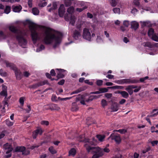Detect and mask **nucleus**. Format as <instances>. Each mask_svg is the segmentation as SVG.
<instances>
[{
	"mask_svg": "<svg viewBox=\"0 0 158 158\" xmlns=\"http://www.w3.org/2000/svg\"><path fill=\"white\" fill-rule=\"evenodd\" d=\"M44 35V41L45 44H50L55 40V43L53 46L54 48H56L59 44L60 38L61 36L60 33L53 32L51 29L47 28L45 30Z\"/></svg>",
	"mask_w": 158,
	"mask_h": 158,
	"instance_id": "f257e3e1",
	"label": "nucleus"
},
{
	"mask_svg": "<svg viewBox=\"0 0 158 158\" xmlns=\"http://www.w3.org/2000/svg\"><path fill=\"white\" fill-rule=\"evenodd\" d=\"M87 140V139H85L84 140L85 142H87L85 145V146L88 152H91L93 153H95L92 157V158H98L104 155L102 149L98 147H91L89 145L90 144L93 145L94 144V142L95 141L94 140V138L93 139L94 141L93 142H89Z\"/></svg>",
	"mask_w": 158,
	"mask_h": 158,
	"instance_id": "f03ea898",
	"label": "nucleus"
},
{
	"mask_svg": "<svg viewBox=\"0 0 158 158\" xmlns=\"http://www.w3.org/2000/svg\"><path fill=\"white\" fill-rule=\"evenodd\" d=\"M9 29L10 31L16 34V38L19 44L23 48H25V45L27 44V41L24 36L26 35V33L13 26H9Z\"/></svg>",
	"mask_w": 158,
	"mask_h": 158,
	"instance_id": "7ed1b4c3",
	"label": "nucleus"
},
{
	"mask_svg": "<svg viewBox=\"0 0 158 158\" xmlns=\"http://www.w3.org/2000/svg\"><path fill=\"white\" fill-rule=\"evenodd\" d=\"M35 25L34 23L32 22L30 23L29 28L31 31V36L34 44L36 43L37 40L40 38L39 34L35 30Z\"/></svg>",
	"mask_w": 158,
	"mask_h": 158,
	"instance_id": "20e7f679",
	"label": "nucleus"
},
{
	"mask_svg": "<svg viewBox=\"0 0 158 158\" xmlns=\"http://www.w3.org/2000/svg\"><path fill=\"white\" fill-rule=\"evenodd\" d=\"M99 97V96L94 95L90 96L87 98L84 96L81 95L76 98V101L77 102L80 101L81 104L84 105L86 104L85 102H89L94 99H96Z\"/></svg>",
	"mask_w": 158,
	"mask_h": 158,
	"instance_id": "39448f33",
	"label": "nucleus"
},
{
	"mask_svg": "<svg viewBox=\"0 0 158 158\" xmlns=\"http://www.w3.org/2000/svg\"><path fill=\"white\" fill-rule=\"evenodd\" d=\"M4 63L6 64L7 67L10 68L14 71L15 75L17 78H19L21 77V73L20 70L18 69L15 64L6 61H4Z\"/></svg>",
	"mask_w": 158,
	"mask_h": 158,
	"instance_id": "423d86ee",
	"label": "nucleus"
},
{
	"mask_svg": "<svg viewBox=\"0 0 158 158\" xmlns=\"http://www.w3.org/2000/svg\"><path fill=\"white\" fill-rule=\"evenodd\" d=\"M144 80H139V81L138 80H116L114 82L119 84H123L143 82H144Z\"/></svg>",
	"mask_w": 158,
	"mask_h": 158,
	"instance_id": "0eeeda50",
	"label": "nucleus"
},
{
	"mask_svg": "<svg viewBox=\"0 0 158 158\" xmlns=\"http://www.w3.org/2000/svg\"><path fill=\"white\" fill-rule=\"evenodd\" d=\"M81 27V24H80V25H77V27L79 29V30H75L73 32V38L76 39L77 40L78 39V38L81 36V30L80 29Z\"/></svg>",
	"mask_w": 158,
	"mask_h": 158,
	"instance_id": "6e6552de",
	"label": "nucleus"
},
{
	"mask_svg": "<svg viewBox=\"0 0 158 158\" xmlns=\"http://www.w3.org/2000/svg\"><path fill=\"white\" fill-rule=\"evenodd\" d=\"M83 38L89 41H90L91 39V34L88 29L85 28L83 30Z\"/></svg>",
	"mask_w": 158,
	"mask_h": 158,
	"instance_id": "1a4fd4ad",
	"label": "nucleus"
},
{
	"mask_svg": "<svg viewBox=\"0 0 158 158\" xmlns=\"http://www.w3.org/2000/svg\"><path fill=\"white\" fill-rule=\"evenodd\" d=\"M57 73L56 77L58 79L62 78L64 77V72L65 71L63 69H56Z\"/></svg>",
	"mask_w": 158,
	"mask_h": 158,
	"instance_id": "9d476101",
	"label": "nucleus"
},
{
	"mask_svg": "<svg viewBox=\"0 0 158 158\" xmlns=\"http://www.w3.org/2000/svg\"><path fill=\"white\" fill-rule=\"evenodd\" d=\"M109 138L111 139L112 140H114L116 143H119L121 141L120 137L118 134H111Z\"/></svg>",
	"mask_w": 158,
	"mask_h": 158,
	"instance_id": "9b49d317",
	"label": "nucleus"
},
{
	"mask_svg": "<svg viewBox=\"0 0 158 158\" xmlns=\"http://www.w3.org/2000/svg\"><path fill=\"white\" fill-rule=\"evenodd\" d=\"M65 8L64 5H61L58 10V13L59 16L61 17H63L65 12Z\"/></svg>",
	"mask_w": 158,
	"mask_h": 158,
	"instance_id": "f8f14e48",
	"label": "nucleus"
},
{
	"mask_svg": "<svg viewBox=\"0 0 158 158\" xmlns=\"http://www.w3.org/2000/svg\"><path fill=\"white\" fill-rule=\"evenodd\" d=\"M2 91L0 92V94L1 96H3L6 98L7 95V87L4 85H2Z\"/></svg>",
	"mask_w": 158,
	"mask_h": 158,
	"instance_id": "ddd939ff",
	"label": "nucleus"
},
{
	"mask_svg": "<svg viewBox=\"0 0 158 158\" xmlns=\"http://www.w3.org/2000/svg\"><path fill=\"white\" fill-rule=\"evenodd\" d=\"M108 89L106 88H101L99 89V91L92 92H91L90 94H98L101 93L106 92L108 91Z\"/></svg>",
	"mask_w": 158,
	"mask_h": 158,
	"instance_id": "4468645a",
	"label": "nucleus"
},
{
	"mask_svg": "<svg viewBox=\"0 0 158 158\" xmlns=\"http://www.w3.org/2000/svg\"><path fill=\"white\" fill-rule=\"evenodd\" d=\"M22 7L20 5L17 6H13V11L15 12H19L21 10Z\"/></svg>",
	"mask_w": 158,
	"mask_h": 158,
	"instance_id": "2eb2a0df",
	"label": "nucleus"
},
{
	"mask_svg": "<svg viewBox=\"0 0 158 158\" xmlns=\"http://www.w3.org/2000/svg\"><path fill=\"white\" fill-rule=\"evenodd\" d=\"M46 84H48V81L47 80H45L43 81H41L40 82L34 85H33V88H36L38 87L41 86Z\"/></svg>",
	"mask_w": 158,
	"mask_h": 158,
	"instance_id": "dca6fc26",
	"label": "nucleus"
},
{
	"mask_svg": "<svg viewBox=\"0 0 158 158\" xmlns=\"http://www.w3.org/2000/svg\"><path fill=\"white\" fill-rule=\"evenodd\" d=\"M60 109V107L56 104H53L50 105V110H58Z\"/></svg>",
	"mask_w": 158,
	"mask_h": 158,
	"instance_id": "f3484780",
	"label": "nucleus"
},
{
	"mask_svg": "<svg viewBox=\"0 0 158 158\" xmlns=\"http://www.w3.org/2000/svg\"><path fill=\"white\" fill-rule=\"evenodd\" d=\"M131 27L135 30H136L139 27L138 23L135 21H132L131 23Z\"/></svg>",
	"mask_w": 158,
	"mask_h": 158,
	"instance_id": "a211bd4d",
	"label": "nucleus"
},
{
	"mask_svg": "<svg viewBox=\"0 0 158 158\" xmlns=\"http://www.w3.org/2000/svg\"><path fill=\"white\" fill-rule=\"evenodd\" d=\"M85 88L84 87H81L73 91L71 94L72 95L74 94H78L80 92L85 90Z\"/></svg>",
	"mask_w": 158,
	"mask_h": 158,
	"instance_id": "6ab92c4d",
	"label": "nucleus"
},
{
	"mask_svg": "<svg viewBox=\"0 0 158 158\" xmlns=\"http://www.w3.org/2000/svg\"><path fill=\"white\" fill-rule=\"evenodd\" d=\"M119 105L117 104H114L112 106L111 109L113 112L117 111L118 109Z\"/></svg>",
	"mask_w": 158,
	"mask_h": 158,
	"instance_id": "aec40b11",
	"label": "nucleus"
},
{
	"mask_svg": "<svg viewBox=\"0 0 158 158\" xmlns=\"http://www.w3.org/2000/svg\"><path fill=\"white\" fill-rule=\"evenodd\" d=\"M25 149V148L23 146L18 147L15 149V152H22Z\"/></svg>",
	"mask_w": 158,
	"mask_h": 158,
	"instance_id": "412c9836",
	"label": "nucleus"
},
{
	"mask_svg": "<svg viewBox=\"0 0 158 158\" xmlns=\"http://www.w3.org/2000/svg\"><path fill=\"white\" fill-rule=\"evenodd\" d=\"M76 153V151L74 148H72L69 152V156H74Z\"/></svg>",
	"mask_w": 158,
	"mask_h": 158,
	"instance_id": "4be33fe9",
	"label": "nucleus"
},
{
	"mask_svg": "<svg viewBox=\"0 0 158 158\" xmlns=\"http://www.w3.org/2000/svg\"><path fill=\"white\" fill-rule=\"evenodd\" d=\"M97 137L99 141L100 142H102L104 140L105 136L104 135H97Z\"/></svg>",
	"mask_w": 158,
	"mask_h": 158,
	"instance_id": "5701e85b",
	"label": "nucleus"
},
{
	"mask_svg": "<svg viewBox=\"0 0 158 158\" xmlns=\"http://www.w3.org/2000/svg\"><path fill=\"white\" fill-rule=\"evenodd\" d=\"M76 18L74 16H72L70 18V23L73 26L74 25Z\"/></svg>",
	"mask_w": 158,
	"mask_h": 158,
	"instance_id": "b1692460",
	"label": "nucleus"
},
{
	"mask_svg": "<svg viewBox=\"0 0 158 158\" xmlns=\"http://www.w3.org/2000/svg\"><path fill=\"white\" fill-rule=\"evenodd\" d=\"M67 12L69 14L72 15L74 12V8L73 6H70L68 8Z\"/></svg>",
	"mask_w": 158,
	"mask_h": 158,
	"instance_id": "393cba45",
	"label": "nucleus"
},
{
	"mask_svg": "<svg viewBox=\"0 0 158 158\" xmlns=\"http://www.w3.org/2000/svg\"><path fill=\"white\" fill-rule=\"evenodd\" d=\"M51 99L52 101L53 102H57L59 101L58 98L57 97L56 95L54 94L52 95Z\"/></svg>",
	"mask_w": 158,
	"mask_h": 158,
	"instance_id": "a878e982",
	"label": "nucleus"
},
{
	"mask_svg": "<svg viewBox=\"0 0 158 158\" xmlns=\"http://www.w3.org/2000/svg\"><path fill=\"white\" fill-rule=\"evenodd\" d=\"M122 95V97L124 98H127L128 96L129 95L125 91H123L119 93Z\"/></svg>",
	"mask_w": 158,
	"mask_h": 158,
	"instance_id": "bb28decb",
	"label": "nucleus"
},
{
	"mask_svg": "<svg viewBox=\"0 0 158 158\" xmlns=\"http://www.w3.org/2000/svg\"><path fill=\"white\" fill-rule=\"evenodd\" d=\"M73 0H65L64 1L65 5L66 6H69L71 5L72 4V1Z\"/></svg>",
	"mask_w": 158,
	"mask_h": 158,
	"instance_id": "cd10ccee",
	"label": "nucleus"
},
{
	"mask_svg": "<svg viewBox=\"0 0 158 158\" xmlns=\"http://www.w3.org/2000/svg\"><path fill=\"white\" fill-rule=\"evenodd\" d=\"M32 12L34 15H36L39 14V11L37 8L35 7L32 9Z\"/></svg>",
	"mask_w": 158,
	"mask_h": 158,
	"instance_id": "c85d7f7f",
	"label": "nucleus"
},
{
	"mask_svg": "<svg viewBox=\"0 0 158 158\" xmlns=\"http://www.w3.org/2000/svg\"><path fill=\"white\" fill-rule=\"evenodd\" d=\"M154 31L153 29L150 28L148 32V35L149 37H152L154 35Z\"/></svg>",
	"mask_w": 158,
	"mask_h": 158,
	"instance_id": "c756f323",
	"label": "nucleus"
},
{
	"mask_svg": "<svg viewBox=\"0 0 158 158\" xmlns=\"http://www.w3.org/2000/svg\"><path fill=\"white\" fill-rule=\"evenodd\" d=\"M3 148L5 150L10 149V148H12L11 146L8 143H6L3 146Z\"/></svg>",
	"mask_w": 158,
	"mask_h": 158,
	"instance_id": "7c9ffc66",
	"label": "nucleus"
},
{
	"mask_svg": "<svg viewBox=\"0 0 158 158\" xmlns=\"http://www.w3.org/2000/svg\"><path fill=\"white\" fill-rule=\"evenodd\" d=\"M71 109L73 111H76L78 110V107L76 103H73L72 104Z\"/></svg>",
	"mask_w": 158,
	"mask_h": 158,
	"instance_id": "2f4dec72",
	"label": "nucleus"
},
{
	"mask_svg": "<svg viewBox=\"0 0 158 158\" xmlns=\"http://www.w3.org/2000/svg\"><path fill=\"white\" fill-rule=\"evenodd\" d=\"M10 6H6V8L4 10V12L6 14H8L10 12Z\"/></svg>",
	"mask_w": 158,
	"mask_h": 158,
	"instance_id": "473e14b6",
	"label": "nucleus"
},
{
	"mask_svg": "<svg viewBox=\"0 0 158 158\" xmlns=\"http://www.w3.org/2000/svg\"><path fill=\"white\" fill-rule=\"evenodd\" d=\"M35 132H36L38 135H41L43 133V131L40 128H38L36 130L34 131Z\"/></svg>",
	"mask_w": 158,
	"mask_h": 158,
	"instance_id": "72a5a7b5",
	"label": "nucleus"
},
{
	"mask_svg": "<svg viewBox=\"0 0 158 158\" xmlns=\"http://www.w3.org/2000/svg\"><path fill=\"white\" fill-rule=\"evenodd\" d=\"M49 150L52 154H55L56 152V151L52 147H49Z\"/></svg>",
	"mask_w": 158,
	"mask_h": 158,
	"instance_id": "f704fd0d",
	"label": "nucleus"
},
{
	"mask_svg": "<svg viewBox=\"0 0 158 158\" xmlns=\"http://www.w3.org/2000/svg\"><path fill=\"white\" fill-rule=\"evenodd\" d=\"M153 114L151 115L152 117L155 116L158 114V109H155L153 110Z\"/></svg>",
	"mask_w": 158,
	"mask_h": 158,
	"instance_id": "c9c22d12",
	"label": "nucleus"
},
{
	"mask_svg": "<svg viewBox=\"0 0 158 158\" xmlns=\"http://www.w3.org/2000/svg\"><path fill=\"white\" fill-rule=\"evenodd\" d=\"M44 48L45 47L42 44H41L39 48H38L36 49V52H39L41 50H44Z\"/></svg>",
	"mask_w": 158,
	"mask_h": 158,
	"instance_id": "e433bc0d",
	"label": "nucleus"
},
{
	"mask_svg": "<svg viewBox=\"0 0 158 158\" xmlns=\"http://www.w3.org/2000/svg\"><path fill=\"white\" fill-rule=\"evenodd\" d=\"M0 74L2 76L5 77L7 75V73L5 71L2 69H0Z\"/></svg>",
	"mask_w": 158,
	"mask_h": 158,
	"instance_id": "4c0bfd02",
	"label": "nucleus"
},
{
	"mask_svg": "<svg viewBox=\"0 0 158 158\" xmlns=\"http://www.w3.org/2000/svg\"><path fill=\"white\" fill-rule=\"evenodd\" d=\"M6 123L7 125L10 126L13 125V123L10 121L9 119H6Z\"/></svg>",
	"mask_w": 158,
	"mask_h": 158,
	"instance_id": "58836bf2",
	"label": "nucleus"
},
{
	"mask_svg": "<svg viewBox=\"0 0 158 158\" xmlns=\"http://www.w3.org/2000/svg\"><path fill=\"white\" fill-rule=\"evenodd\" d=\"M113 10L114 13H118L119 14L120 13V9L119 8H114Z\"/></svg>",
	"mask_w": 158,
	"mask_h": 158,
	"instance_id": "ea45409f",
	"label": "nucleus"
},
{
	"mask_svg": "<svg viewBox=\"0 0 158 158\" xmlns=\"http://www.w3.org/2000/svg\"><path fill=\"white\" fill-rule=\"evenodd\" d=\"M25 98L24 97H22L20 98L19 100V102L20 104L22 105L23 106L24 104V100Z\"/></svg>",
	"mask_w": 158,
	"mask_h": 158,
	"instance_id": "a19ab883",
	"label": "nucleus"
},
{
	"mask_svg": "<svg viewBox=\"0 0 158 158\" xmlns=\"http://www.w3.org/2000/svg\"><path fill=\"white\" fill-rule=\"evenodd\" d=\"M151 37L153 40L158 42V36H157L156 35H154Z\"/></svg>",
	"mask_w": 158,
	"mask_h": 158,
	"instance_id": "79ce46f5",
	"label": "nucleus"
},
{
	"mask_svg": "<svg viewBox=\"0 0 158 158\" xmlns=\"http://www.w3.org/2000/svg\"><path fill=\"white\" fill-rule=\"evenodd\" d=\"M126 90L128 91L130 95L132 94L133 93L132 89L127 87L126 88Z\"/></svg>",
	"mask_w": 158,
	"mask_h": 158,
	"instance_id": "37998d69",
	"label": "nucleus"
},
{
	"mask_svg": "<svg viewBox=\"0 0 158 158\" xmlns=\"http://www.w3.org/2000/svg\"><path fill=\"white\" fill-rule=\"evenodd\" d=\"M102 105L104 107L107 105V103L106 101L104 99H102L101 102Z\"/></svg>",
	"mask_w": 158,
	"mask_h": 158,
	"instance_id": "c03bdc74",
	"label": "nucleus"
},
{
	"mask_svg": "<svg viewBox=\"0 0 158 158\" xmlns=\"http://www.w3.org/2000/svg\"><path fill=\"white\" fill-rule=\"evenodd\" d=\"M41 1V0H40V2H41L42 3L40 4V6L41 7H44L47 5V3L46 2H45L44 0H42V1Z\"/></svg>",
	"mask_w": 158,
	"mask_h": 158,
	"instance_id": "a18cd8bd",
	"label": "nucleus"
},
{
	"mask_svg": "<svg viewBox=\"0 0 158 158\" xmlns=\"http://www.w3.org/2000/svg\"><path fill=\"white\" fill-rule=\"evenodd\" d=\"M116 131L119 132L121 134H123L127 132V130L125 129H122L117 130Z\"/></svg>",
	"mask_w": 158,
	"mask_h": 158,
	"instance_id": "49530a36",
	"label": "nucleus"
},
{
	"mask_svg": "<svg viewBox=\"0 0 158 158\" xmlns=\"http://www.w3.org/2000/svg\"><path fill=\"white\" fill-rule=\"evenodd\" d=\"M29 153H30V151H29V150H25H25L24 151H23L22 153V154L23 155H28L29 154Z\"/></svg>",
	"mask_w": 158,
	"mask_h": 158,
	"instance_id": "de8ad7c7",
	"label": "nucleus"
},
{
	"mask_svg": "<svg viewBox=\"0 0 158 158\" xmlns=\"http://www.w3.org/2000/svg\"><path fill=\"white\" fill-rule=\"evenodd\" d=\"M87 8V7L86 6H85L84 7H83L82 8H77L76 9V10H77V11L80 12H81L83 10L85 9H86Z\"/></svg>",
	"mask_w": 158,
	"mask_h": 158,
	"instance_id": "09e8293b",
	"label": "nucleus"
},
{
	"mask_svg": "<svg viewBox=\"0 0 158 158\" xmlns=\"http://www.w3.org/2000/svg\"><path fill=\"white\" fill-rule=\"evenodd\" d=\"M152 116L151 115H148L146 118V119L147 120V121L149 123V124L150 125H151V123L150 121L149 118L150 117H152Z\"/></svg>",
	"mask_w": 158,
	"mask_h": 158,
	"instance_id": "8fccbe9b",
	"label": "nucleus"
},
{
	"mask_svg": "<svg viewBox=\"0 0 158 158\" xmlns=\"http://www.w3.org/2000/svg\"><path fill=\"white\" fill-rule=\"evenodd\" d=\"M84 82L86 83L88 85H93V82L91 81H89V80H85L84 81Z\"/></svg>",
	"mask_w": 158,
	"mask_h": 158,
	"instance_id": "3c124183",
	"label": "nucleus"
},
{
	"mask_svg": "<svg viewBox=\"0 0 158 158\" xmlns=\"http://www.w3.org/2000/svg\"><path fill=\"white\" fill-rule=\"evenodd\" d=\"M50 73L51 76H55L56 75V73L55 72V70L53 69L51 70Z\"/></svg>",
	"mask_w": 158,
	"mask_h": 158,
	"instance_id": "603ef678",
	"label": "nucleus"
},
{
	"mask_svg": "<svg viewBox=\"0 0 158 158\" xmlns=\"http://www.w3.org/2000/svg\"><path fill=\"white\" fill-rule=\"evenodd\" d=\"M30 74V73L27 71H25L23 73V75L24 76L26 77H28Z\"/></svg>",
	"mask_w": 158,
	"mask_h": 158,
	"instance_id": "864d4df0",
	"label": "nucleus"
},
{
	"mask_svg": "<svg viewBox=\"0 0 158 158\" xmlns=\"http://www.w3.org/2000/svg\"><path fill=\"white\" fill-rule=\"evenodd\" d=\"M41 124L42 125H45L47 126L49 124V122L47 121H42L41 122Z\"/></svg>",
	"mask_w": 158,
	"mask_h": 158,
	"instance_id": "5fc2aeb1",
	"label": "nucleus"
},
{
	"mask_svg": "<svg viewBox=\"0 0 158 158\" xmlns=\"http://www.w3.org/2000/svg\"><path fill=\"white\" fill-rule=\"evenodd\" d=\"M123 24L126 27H127L129 25V22L128 21H124L123 22Z\"/></svg>",
	"mask_w": 158,
	"mask_h": 158,
	"instance_id": "6e6d98bb",
	"label": "nucleus"
},
{
	"mask_svg": "<svg viewBox=\"0 0 158 158\" xmlns=\"http://www.w3.org/2000/svg\"><path fill=\"white\" fill-rule=\"evenodd\" d=\"M105 96L107 98H110L112 96V94L110 93H106L105 94Z\"/></svg>",
	"mask_w": 158,
	"mask_h": 158,
	"instance_id": "4d7b16f0",
	"label": "nucleus"
},
{
	"mask_svg": "<svg viewBox=\"0 0 158 158\" xmlns=\"http://www.w3.org/2000/svg\"><path fill=\"white\" fill-rule=\"evenodd\" d=\"M102 83V81L101 80H98L97 81V84L98 85H101Z\"/></svg>",
	"mask_w": 158,
	"mask_h": 158,
	"instance_id": "13d9d810",
	"label": "nucleus"
},
{
	"mask_svg": "<svg viewBox=\"0 0 158 158\" xmlns=\"http://www.w3.org/2000/svg\"><path fill=\"white\" fill-rule=\"evenodd\" d=\"M50 105H47L44 106V109L46 110H48L49 109H50Z\"/></svg>",
	"mask_w": 158,
	"mask_h": 158,
	"instance_id": "bf43d9fd",
	"label": "nucleus"
},
{
	"mask_svg": "<svg viewBox=\"0 0 158 158\" xmlns=\"http://www.w3.org/2000/svg\"><path fill=\"white\" fill-rule=\"evenodd\" d=\"M71 98H62L60 97H58V98L59 99V100L63 101V100H65L68 99H69Z\"/></svg>",
	"mask_w": 158,
	"mask_h": 158,
	"instance_id": "052dcab7",
	"label": "nucleus"
},
{
	"mask_svg": "<svg viewBox=\"0 0 158 158\" xmlns=\"http://www.w3.org/2000/svg\"><path fill=\"white\" fill-rule=\"evenodd\" d=\"M145 45L149 48H151L152 47V44L149 42H147L145 44Z\"/></svg>",
	"mask_w": 158,
	"mask_h": 158,
	"instance_id": "680f3d73",
	"label": "nucleus"
},
{
	"mask_svg": "<svg viewBox=\"0 0 158 158\" xmlns=\"http://www.w3.org/2000/svg\"><path fill=\"white\" fill-rule=\"evenodd\" d=\"M103 153L104 154V152H106V153H108L110 152V150L109 148H107V147L105 148L104 149H103Z\"/></svg>",
	"mask_w": 158,
	"mask_h": 158,
	"instance_id": "e2e57ef3",
	"label": "nucleus"
},
{
	"mask_svg": "<svg viewBox=\"0 0 158 158\" xmlns=\"http://www.w3.org/2000/svg\"><path fill=\"white\" fill-rule=\"evenodd\" d=\"M32 0H28V5L30 7H32Z\"/></svg>",
	"mask_w": 158,
	"mask_h": 158,
	"instance_id": "0e129e2a",
	"label": "nucleus"
},
{
	"mask_svg": "<svg viewBox=\"0 0 158 158\" xmlns=\"http://www.w3.org/2000/svg\"><path fill=\"white\" fill-rule=\"evenodd\" d=\"M38 134L36 132L34 131L33 132L32 136L34 139H35Z\"/></svg>",
	"mask_w": 158,
	"mask_h": 158,
	"instance_id": "69168bd1",
	"label": "nucleus"
},
{
	"mask_svg": "<svg viewBox=\"0 0 158 158\" xmlns=\"http://www.w3.org/2000/svg\"><path fill=\"white\" fill-rule=\"evenodd\" d=\"M64 82V80H61L58 82V84L60 85H62Z\"/></svg>",
	"mask_w": 158,
	"mask_h": 158,
	"instance_id": "338daca9",
	"label": "nucleus"
},
{
	"mask_svg": "<svg viewBox=\"0 0 158 158\" xmlns=\"http://www.w3.org/2000/svg\"><path fill=\"white\" fill-rule=\"evenodd\" d=\"M57 6V4L55 2H54L53 3L52 7V8L53 9L55 10Z\"/></svg>",
	"mask_w": 158,
	"mask_h": 158,
	"instance_id": "774afa93",
	"label": "nucleus"
}]
</instances>
